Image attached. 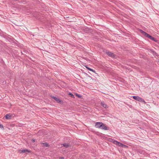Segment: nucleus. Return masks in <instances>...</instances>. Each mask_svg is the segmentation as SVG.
I'll list each match as a JSON object with an SVG mask.
<instances>
[{
    "instance_id": "nucleus-5",
    "label": "nucleus",
    "mask_w": 159,
    "mask_h": 159,
    "mask_svg": "<svg viewBox=\"0 0 159 159\" xmlns=\"http://www.w3.org/2000/svg\"><path fill=\"white\" fill-rule=\"evenodd\" d=\"M106 54H107L108 56L112 57H115V55L113 54V53L109 52V51H106Z\"/></svg>"
},
{
    "instance_id": "nucleus-1",
    "label": "nucleus",
    "mask_w": 159,
    "mask_h": 159,
    "mask_svg": "<svg viewBox=\"0 0 159 159\" xmlns=\"http://www.w3.org/2000/svg\"><path fill=\"white\" fill-rule=\"evenodd\" d=\"M132 97L134 99L140 102H143L145 104L146 103V102L143 99L140 97H139L138 96H133Z\"/></svg>"
},
{
    "instance_id": "nucleus-19",
    "label": "nucleus",
    "mask_w": 159,
    "mask_h": 159,
    "mask_svg": "<svg viewBox=\"0 0 159 159\" xmlns=\"http://www.w3.org/2000/svg\"><path fill=\"white\" fill-rule=\"evenodd\" d=\"M138 152L140 154H142L143 153V151L141 150H139Z\"/></svg>"
},
{
    "instance_id": "nucleus-8",
    "label": "nucleus",
    "mask_w": 159,
    "mask_h": 159,
    "mask_svg": "<svg viewBox=\"0 0 159 159\" xmlns=\"http://www.w3.org/2000/svg\"><path fill=\"white\" fill-rule=\"evenodd\" d=\"M51 97L54 99L56 102H57L58 103H60L61 102V101L60 99L56 98L54 96H51Z\"/></svg>"
},
{
    "instance_id": "nucleus-14",
    "label": "nucleus",
    "mask_w": 159,
    "mask_h": 159,
    "mask_svg": "<svg viewBox=\"0 0 159 159\" xmlns=\"http://www.w3.org/2000/svg\"><path fill=\"white\" fill-rule=\"evenodd\" d=\"M69 95H70V97L72 98H74L75 97L74 95L71 93H68Z\"/></svg>"
},
{
    "instance_id": "nucleus-2",
    "label": "nucleus",
    "mask_w": 159,
    "mask_h": 159,
    "mask_svg": "<svg viewBox=\"0 0 159 159\" xmlns=\"http://www.w3.org/2000/svg\"><path fill=\"white\" fill-rule=\"evenodd\" d=\"M140 32L145 37L149 38L151 40L152 39V36L151 35H150L149 34H148L146 32L143 31V30H140Z\"/></svg>"
},
{
    "instance_id": "nucleus-9",
    "label": "nucleus",
    "mask_w": 159,
    "mask_h": 159,
    "mask_svg": "<svg viewBox=\"0 0 159 159\" xmlns=\"http://www.w3.org/2000/svg\"><path fill=\"white\" fill-rule=\"evenodd\" d=\"M101 105L104 108H107V105L103 102H101Z\"/></svg>"
},
{
    "instance_id": "nucleus-12",
    "label": "nucleus",
    "mask_w": 159,
    "mask_h": 159,
    "mask_svg": "<svg viewBox=\"0 0 159 159\" xmlns=\"http://www.w3.org/2000/svg\"><path fill=\"white\" fill-rule=\"evenodd\" d=\"M42 144H43V146L44 147H47L49 146L48 144L46 143H43Z\"/></svg>"
},
{
    "instance_id": "nucleus-21",
    "label": "nucleus",
    "mask_w": 159,
    "mask_h": 159,
    "mask_svg": "<svg viewBox=\"0 0 159 159\" xmlns=\"http://www.w3.org/2000/svg\"><path fill=\"white\" fill-rule=\"evenodd\" d=\"M32 141L33 142H34L35 141V139H32Z\"/></svg>"
},
{
    "instance_id": "nucleus-13",
    "label": "nucleus",
    "mask_w": 159,
    "mask_h": 159,
    "mask_svg": "<svg viewBox=\"0 0 159 159\" xmlns=\"http://www.w3.org/2000/svg\"><path fill=\"white\" fill-rule=\"evenodd\" d=\"M85 67L89 70L95 73V71L94 70H93V69H91V68H90L89 67H88L86 66Z\"/></svg>"
},
{
    "instance_id": "nucleus-10",
    "label": "nucleus",
    "mask_w": 159,
    "mask_h": 159,
    "mask_svg": "<svg viewBox=\"0 0 159 159\" xmlns=\"http://www.w3.org/2000/svg\"><path fill=\"white\" fill-rule=\"evenodd\" d=\"M11 115H10L9 114H7L5 116V118L6 119H9L11 118Z\"/></svg>"
},
{
    "instance_id": "nucleus-15",
    "label": "nucleus",
    "mask_w": 159,
    "mask_h": 159,
    "mask_svg": "<svg viewBox=\"0 0 159 159\" xmlns=\"http://www.w3.org/2000/svg\"><path fill=\"white\" fill-rule=\"evenodd\" d=\"M75 95H76V96L78 98H82V97L81 96L79 95V94H78V93H75Z\"/></svg>"
},
{
    "instance_id": "nucleus-4",
    "label": "nucleus",
    "mask_w": 159,
    "mask_h": 159,
    "mask_svg": "<svg viewBox=\"0 0 159 159\" xmlns=\"http://www.w3.org/2000/svg\"><path fill=\"white\" fill-rule=\"evenodd\" d=\"M19 152L20 153H29L30 152V151L27 149H25L24 150H19Z\"/></svg>"
},
{
    "instance_id": "nucleus-3",
    "label": "nucleus",
    "mask_w": 159,
    "mask_h": 159,
    "mask_svg": "<svg viewBox=\"0 0 159 159\" xmlns=\"http://www.w3.org/2000/svg\"><path fill=\"white\" fill-rule=\"evenodd\" d=\"M101 128L104 130H107L109 129V128L105 124L102 122Z\"/></svg>"
},
{
    "instance_id": "nucleus-11",
    "label": "nucleus",
    "mask_w": 159,
    "mask_h": 159,
    "mask_svg": "<svg viewBox=\"0 0 159 159\" xmlns=\"http://www.w3.org/2000/svg\"><path fill=\"white\" fill-rule=\"evenodd\" d=\"M62 145L66 148H67L70 146L69 144L66 143H64V144H62Z\"/></svg>"
},
{
    "instance_id": "nucleus-7",
    "label": "nucleus",
    "mask_w": 159,
    "mask_h": 159,
    "mask_svg": "<svg viewBox=\"0 0 159 159\" xmlns=\"http://www.w3.org/2000/svg\"><path fill=\"white\" fill-rule=\"evenodd\" d=\"M102 122H97L95 123V127L97 128H101Z\"/></svg>"
},
{
    "instance_id": "nucleus-16",
    "label": "nucleus",
    "mask_w": 159,
    "mask_h": 159,
    "mask_svg": "<svg viewBox=\"0 0 159 159\" xmlns=\"http://www.w3.org/2000/svg\"><path fill=\"white\" fill-rule=\"evenodd\" d=\"M151 40H153V41H155V42H156L157 41V40H156V39L154 38L153 37H152V38Z\"/></svg>"
},
{
    "instance_id": "nucleus-17",
    "label": "nucleus",
    "mask_w": 159,
    "mask_h": 159,
    "mask_svg": "<svg viewBox=\"0 0 159 159\" xmlns=\"http://www.w3.org/2000/svg\"><path fill=\"white\" fill-rule=\"evenodd\" d=\"M0 128L4 129V128L3 125H0Z\"/></svg>"
},
{
    "instance_id": "nucleus-6",
    "label": "nucleus",
    "mask_w": 159,
    "mask_h": 159,
    "mask_svg": "<svg viewBox=\"0 0 159 159\" xmlns=\"http://www.w3.org/2000/svg\"><path fill=\"white\" fill-rule=\"evenodd\" d=\"M114 144H116V145H118V146L119 147H122V145H123V144L120 142H118L117 141L114 140L113 142Z\"/></svg>"
},
{
    "instance_id": "nucleus-20",
    "label": "nucleus",
    "mask_w": 159,
    "mask_h": 159,
    "mask_svg": "<svg viewBox=\"0 0 159 159\" xmlns=\"http://www.w3.org/2000/svg\"><path fill=\"white\" fill-rule=\"evenodd\" d=\"M60 159H64V157H60Z\"/></svg>"
},
{
    "instance_id": "nucleus-18",
    "label": "nucleus",
    "mask_w": 159,
    "mask_h": 159,
    "mask_svg": "<svg viewBox=\"0 0 159 159\" xmlns=\"http://www.w3.org/2000/svg\"><path fill=\"white\" fill-rule=\"evenodd\" d=\"M128 147L125 145L123 144V145H122V148H128Z\"/></svg>"
}]
</instances>
